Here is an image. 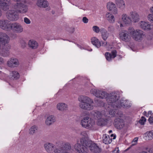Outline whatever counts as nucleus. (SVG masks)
<instances>
[{
    "mask_svg": "<svg viewBox=\"0 0 153 153\" xmlns=\"http://www.w3.org/2000/svg\"><path fill=\"white\" fill-rule=\"evenodd\" d=\"M120 40L125 42H129L131 40V37L136 41H140L142 40L144 35L143 31L140 30L135 29L129 27L128 30H123L119 33Z\"/></svg>",
    "mask_w": 153,
    "mask_h": 153,
    "instance_id": "f257e3e1",
    "label": "nucleus"
},
{
    "mask_svg": "<svg viewBox=\"0 0 153 153\" xmlns=\"http://www.w3.org/2000/svg\"><path fill=\"white\" fill-rule=\"evenodd\" d=\"M14 10H9L6 13L7 19L13 21L18 19L19 17V13H25L28 10L27 6L21 3H17L14 6Z\"/></svg>",
    "mask_w": 153,
    "mask_h": 153,
    "instance_id": "f03ea898",
    "label": "nucleus"
},
{
    "mask_svg": "<svg viewBox=\"0 0 153 153\" xmlns=\"http://www.w3.org/2000/svg\"><path fill=\"white\" fill-rule=\"evenodd\" d=\"M115 95L110 94L106 98V101L107 102V104L104 105V106L105 108L106 111H109V115L108 116L107 113H106L105 111H103V113L105 114L106 117L108 118V117H111L115 115V109L117 108H118L116 100H117L115 97Z\"/></svg>",
    "mask_w": 153,
    "mask_h": 153,
    "instance_id": "7ed1b4c3",
    "label": "nucleus"
},
{
    "mask_svg": "<svg viewBox=\"0 0 153 153\" xmlns=\"http://www.w3.org/2000/svg\"><path fill=\"white\" fill-rule=\"evenodd\" d=\"M82 138L78 140L77 143L74 146L75 149L79 153H87L88 150L85 145L89 140H88V134L87 132L83 131L81 133Z\"/></svg>",
    "mask_w": 153,
    "mask_h": 153,
    "instance_id": "20e7f679",
    "label": "nucleus"
},
{
    "mask_svg": "<svg viewBox=\"0 0 153 153\" xmlns=\"http://www.w3.org/2000/svg\"><path fill=\"white\" fill-rule=\"evenodd\" d=\"M10 40L9 36L5 33H0V51L2 52V56L6 57L8 55V51L10 48L8 44Z\"/></svg>",
    "mask_w": 153,
    "mask_h": 153,
    "instance_id": "39448f33",
    "label": "nucleus"
},
{
    "mask_svg": "<svg viewBox=\"0 0 153 153\" xmlns=\"http://www.w3.org/2000/svg\"><path fill=\"white\" fill-rule=\"evenodd\" d=\"M79 102V105L81 108L87 110H90L93 108V100L87 96L81 95L78 98Z\"/></svg>",
    "mask_w": 153,
    "mask_h": 153,
    "instance_id": "423d86ee",
    "label": "nucleus"
},
{
    "mask_svg": "<svg viewBox=\"0 0 153 153\" xmlns=\"http://www.w3.org/2000/svg\"><path fill=\"white\" fill-rule=\"evenodd\" d=\"M91 114L95 119H97V123L99 126H103L108 121V118L106 117L105 114L103 113V111L100 112L96 111H93Z\"/></svg>",
    "mask_w": 153,
    "mask_h": 153,
    "instance_id": "0eeeda50",
    "label": "nucleus"
},
{
    "mask_svg": "<svg viewBox=\"0 0 153 153\" xmlns=\"http://www.w3.org/2000/svg\"><path fill=\"white\" fill-rule=\"evenodd\" d=\"M122 21H119L116 25V27L118 29L124 27L125 25H127L131 23V19L127 15L123 14L121 16Z\"/></svg>",
    "mask_w": 153,
    "mask_h": 153,
    "instance_id": "6e6552de",
    "label": "nucleus"
},
{
    "mask_svg": "<svg viewBox=\"0 0 153 153\" xmlns=\"http://www.w3.org/2000/svg\"><path fill=\"white\" fill-rule=\"evenodd\" d=\"M81 124L82 126L85 128L90 129H92L95 123L94 120L88 117L84 118L81 121Z\"/></svg>",
    "mask_w": 153,
    "mask_h": 153,
    "instance_id": "1a4fd4ad",
    "label": "nucleus"
},
{
    "mask_svg": "<svg viewBox=\"0 0 153 153\" xmlns=\"http://www.w3.org/2000/svg\"><path fill=\"white\" fill-rule=\"evenodd\" d=\"M117 118L115 120L114 125L115 127L118 129H121L124 126V120L123 119V115L121 112H119L117 114Z\"/></svg>",
    "mask_w": 153,
    "mask_h": 153,
    "instance_id": "9d476101",
    "label": "nucleus"
},
{
    "mask_svg": "<svg viewBox=\"0 0 153 153\" xmlns=\"http://www.w3.org/2000/svg\"><path fill=\"white\" fill-rule=\"evenodd\" d=\"M85 146L86 148L87 149V147L89 148L91 152H93L98 153L100 151V148L95 143L91 140L88 141L87 143L85 145Z\"/></svg>",
    "mask_w": 153,
    "mask_h": 153,
    "instance_id": "9b49d317",
    "label": "nucleus"
},
{
    "mask_svg": "<svg viewBox=\"0 0 153 153\" xmlns=\"http://www.w3.org/2000/svg\"><path fill=\"white\" fill-rule=\"evenodd\" d=\"M111 94L115 95L116 98V99L117 98V100H116V101L118 105V106H117V107L119 108L123 107V108H126L129 107L131 105V103L128 100H118V97L117 96V94L115 93H112Z\"/></svg>",
    "mask_w": 153,
    "mask_h": 153,
    "instance_id": "f8f14e48",
    "label": "nucleus"
},
{
    "mask_svg": "<svg viewBox=\"0 0 153 153\" xmlns=\"http://www.w3.org/2000/svg\"><path fill=\"white\" fill-rule=\"evenodd\" d=\"M91 92L95 95L97 98L103 99L107 96V94L105 91L96 89H92L91 91Z\"/></svg>",
    "mask_w": 153,
    "mask_h": 153,
    "instance_id": "ddd939ff",
    "label": "nucleus"
},
{
    "mask_svg": "<svg viewBox=\"0 0 153 153\" xmlns=\"http://www.w3.org/2000/svg\"><path fill=\"white\" fill-rule=\"evenodd\" d=\"M10 29L14 32L19 33L23 31V28L20 24L15 22L11 24Z\"/></svg>",
    "mask_w": 153,
    "mask_h": 153,
    "instance_id": "4468645a",
    "label": "nucleus"
},
{
    "mask_svg": "<svg viewBox=\"0 0 153 153\" xmlns=\"http://www.w3.org/2000/svg\"><path fill=\"white\" fill-rule=\"evenodd\" d=\"M7 20H0V27L2 29L8 30L10 29V25Z\"/></svg>",
    "mask_w": 153,
    "mask_h": 153,
    "instance_id": "2eb2a0df",
    "label": "nucleus"
},
{
    "mask_svg": "<svg viewBox=\"0 0 153 153\" xmlns=\"http://www.w3.org/2000/svg\"><path fill=\"white\" fill-rule=\"evenodd\" d=\"M7 64L9 67L14 68L19 65V62L16 58H11L8 61Z\"/></svg>",
    "mask_w": 153,
    "mask_h": 153,
    "instance_id": "dca6fc26",
    "label": "nucleus"
},
{
    "mask_svg": "<svg viewBox=\"0 0 153 153\" xmlns=\"http://www.w3.org/2000/svg\"><path fill=\"white\" fill-rule=\"evenodd\" d=\"M10 0H0V7L4 11L8 9Z\"/></svg>",
    "mask_w": 153,
    "mask_h": 153,
    "instance_id": "f3484780",
    "label": "nucleus"
},
{
    "mask_svg": "<svg viewBox=\"0 0 153 153\" xmlns=\"http://www.w3.org/2000/svg\"><path fill=\"white\" fill-rule=\"evenodd\" d=\"M139 26L142 29L146 30H150L152 28V26L148 22L143 21L140 22Z\"/></svg>",
    "mask_w": 153,
    "mask_h": 153,
    "instance_id": "a211bd4d",
    "label": "nucleus"
},
{
    "mask_svg": "<svg viewBox=\"0 0 153 153\" xmlns=\"http://www.w3.org/2000/svg\"><path fill=\"white\" fill-rule=\"evenodd\" d=\"M130 18L132 22H138L140 19L139 16L137 12L134 11L130 13Z\"/></svg>",
    "mask_w": 153,
    "mask_h": 153,
    "instance_id": "6ab92c4d",
    "label": "nucleus"
},
{
    "mask_svg": "<svg viewBox=\"0 0 153 153\" xmlns=\"http://www.w3.org/2000/svg\"><path fill=\"white\" fill-rule=\"evenodd\" d=\"M91 43L97 48H100L101 46V42L95 37H92L91 39Z\"/></svg>",
    "mask_w": 153,
    "mask_h": 153,
    "instance_id": "aec40b11",
    "label": "nucleus"
},
{
    "mask_svg": "<svg viewBox=\"0 0 153 153\" xmlns=\"http://www.w3.org/2000/svg\"><path fill=\"white\" fill-rule=\"evenodd\" d=\"M117 55V52L116 51H112L110 53L108 52H107L105 54V56L107 60L108 61L111 60L112 59L114 58Z\"/></svg>",
    "mask_w": 153,
    "mask_h": 153,
    "instance_id": "412c9836",
    "label": "nucleus"
},
{
    "mask_svg": "<svg viewBox=\"0 0 153 153\" xmlns=\"http://www.w3.org/2000/svg\"><path fill=\"white\" fill-rule=\"evenodd\" d=\"M107 8L112 12L113 13L116 14L117 13V9L116 7L115 4L113 2H109L107 4Z\"/></svg>",
    "mask_w": 153,
    "mask_h": 153,
    "instance_id": "4be33fe9",
    "label": "nucleus"
},
{
    "mask_svg": "<svg viewBox=\"0 0 153 153\" xmlns=\"http://www.w3.org/2000/svg\"><path fill=\"white\" fill-rule=\"evenodd\" d=\"M56 107L58 110L61 111H64L67 110L68 105L65 103L60 102L57 104Z\"/></svg>",
    "mask_w": 153,
    "mask_h": 153,
    "instance_id": "5701e85b",
    "label": "nucleus"
},
{
    "mask_svg": "<svg viewBox=\"0 0 153 153\" xmlns=\"http://www.w3.org/2000/svg\"><path fill=\"white\" fill-rule=\"evenodd\" d=\"M28 45L29 47L33 49L36 48L38 46V43L33 40H30L28 42Z\"/></svg>",
    "mask_w": 153,
    "mask_h": 153,
    "instance_id": "b1692460",
    "label": "nucleus"
},
{
    "mask_svg": "<svg viewBox=\"0 0 153 153\" xmlns=\"http://www.w3.org/2000/svg\"><path fill=\"white\" fill-rule=\"evenodd\" d=\"M101 33L102 37L103 40L105 41L106 40L109 35V33L104 28H101Z\"/></svg>",
    "mask_w": 153,
    "mask_h": 153,
    "instance_id": "393cba45",
    "label": "nucleus"
},
{
    "mask_svg": "<svg viewBox=\"0 0 153 153\" xmlns=\"http://www.w3.org/2000/svg\"><path fill=\"white\" fill-rule=\"evenodd\" d=\"M144 138L146 140H151L153 139V131H148L144 134Z\"/></svg>",
    "mask_w": 153,
    "mask_h": 153,
    "instance_id": "a878e982",
    "label": "nucleus"
},
{
    "mask_svg": "<svg viewBox=\"0 0 153 153\" xmlns=\"http://www.w3.org/2000/svg\"><path fill=\"white\" fill-rule=\"evenodd\" d=\"M10 78L13 79H18L20 77V75L18 72L15 71H12L10 73Z\"/></svg>",
    "mask_w": 153,
    "mask_h": 153,
    "instance_id": "bb28decb",
    "label": "nucleus"
},
{
    "mask_svg": "<svg viewBox=\"0 0 153 153\" xmlns=\"http://www.w3.org/2000/svg\"><path fill=\"white\" fill-rule=\"evenodd\" d=\"M106 17L107 20L111 23H114L115 21V19L114 16L112 14L108 13L106 15Z\"/></svg>",
    "mask_w": 153,
    "mask_h": 153,
    "instance_id": "cd10ccee",
    "label": "nucleus"
},
{
    "mask_svg": "<svg viewBox=\"0 0 153 153\" xmlns=\"http://www.w3.org/2000/svg\"><path fill=\"white\" fill-rule=\"evenodd\" d=\"M112 138H111L109 136L104 135L103 137V142L105 144L111 143L112 141Z\"/></svg>",
    "mask_w": 153,
    "mask_h": 153,
    "instance_id": "c85d7f7f",
    "label": "nucleus"
},
{
    "mask_svg": "<svg viewBox=\"0 0 153 153\" xmlns=\"http://www.w3.org/2000/svg\"><path fill=\"white\" fill-rule=\"evenodd\" d=\"M116 4L120 8H123L125 7V4L123 0H115Z\"/></svg>",
    "mask_w": 153,
    "mask_h": 153,
    "instance_id": "c756f323",
    "label": "nucleus"
},
{
    "mask_svg": "<svg viewBox=\"0 0 153 153\" xmlns=\"http://www.w3.org/2000/svg\"><path fill=\"white\" fill-rule=\"evenodd\" d=\"M116 4L120 8H123L125 7V4L123 0H115Z\"/></svg>",
    "mask_w": 153,
    "mask_h": 153,
    "instance_id": "7c9ffc66",
    "label": "nucleus"
},
{
    "mask_svg": "<svg viewBox=\"0 0 153 153\" xmlns=\"http://www.w3.org/2000/svg\"><path fill=\"white\" fill-rule=\"evenodd\" d=\"M102 45L105 47L107 50L109 51L113 48V46L111 45L109 43L107 42H102Z\"/></svg>",
    "mask_w": 153,
    "mask_h": 153,
    "instance_id": "2f4dec72",
    "label": "nucleus"
},
{
    "mask_svg": "<svg viewBox=\"0 0 153 153\" xmlns=\"http://www.w3.org/2000/svg\"><path fill=\"white\" fill-rule=\"evenodd\" d=\"M55 121V117L54 116L51 115L48 116V125L52 124Z\"/></svg>",
    "mask_w": 153,
    "mask_h": 153,
    "instance_id": "473e14b6",
    "label": "nucleus"
},
{
    "mask_svg": "<svg viewBox=\"0 0 153 153\" xmlns=\"http://www.w3.org/2000/svg\"><path fill=\"white\" fill-rule=\"evenodd\" d=\"M37 127L36 126H32L29 130V133L30 134H33L37 130Z\"/></svg>",
    "mask_w": 153,
    "mask_h": 153,
    "instance_id": "72a5a7b5",
    "label": "nucleus"
},
{
    "mask_svg": "<svg viewBox=\"0 0 153 153\" xmlns=\"http://www.w3.org/2000/svg\"><path fill=\"white\" fill-rule=\"evenodd\" d=\"M101 28H100L99 27L97 26H94L92 27L93 30L96 33H98L100 32H101Z\"/></svg>",
    "mask_w": 153,
    "mask_h": 153,
    "instance_id": "f704fd0d",
    "label": "nucleus"
},
{
    "mask_svg": "<svg viewBox=\"0 0 153 153\" xmlns=\"http://www.w3.org/2000/svg\"><path fill=\"white\" fill-rule=\"evenodd\" d=\"M43 3V0H39L37 1V6L40 7H44L45 5L42 4Z\"/></svg>",
    "mask_w": 153,
    "mask_h": 153,
    "instance_id": "c9c22d12",
    "label": "nucleus"
},
{
    "mask_svg": "<svg viewBox=\"0 0 153 153\" xmlns=\"http://www.w3.org/2000/svg\"><path fill=\"white\" fill-rule=\"evenodd\" d=\"M146 119L143 117H141L139 122L141 125H144L146 121Z\"/></svg>",
    "mask_w": 153,
    "mask_h": 153,
    "instance_id": "e433bc0d",
    "label": "nucleus"
},
{
    "mask_svg": "<svg viewBox=\"0 0 153 153\" xmlns=\"http://www.w3.org/2000/svg\"><path fill=\"white\" fill-rule=\"evenodd\" d=\"M144 114L147 117H149L150 116H153V115H152V113L151 111H148V113L146 112V111H145L143 112Z\"/></svg>",
    "mask_w": 153,
    "mask_h": 153,
    "instance_id": "4c0bfd02",
    "label": "nucleus"
},
{
    "mask_svg": "<svg viewBox=\"0 0 153 153\" xmlns=\"http://www.w3.org/2000/svg\"><path fill=\"white\" fill-rule=\"evenodd\" d=\"M148 19L151 22L153 23V14H149L148 16Z\"/></svg>",
    "mask_w": 153,
    "mask_h": 153,
    "instance_id": "58836bf2",
    "label": "nucleus"
},
{
    "mask_svg": "<svg viewBox=\"0 0 153 153\" xmlns=\"http://www.w3.org/2000/svg\"><path fill=\"white\" fill-rule=\"evenodd\" d=\"M77 46L79 48L81 49H84L86 50L89 51H92V49L91 48H89V49H87L85 48H84L83 47L81 46V45H78V44L77 45Z\"/></svg>",
    "mask_w": 153,
    "mask_h": 153,
    "instance_id": "ea45409f",
    "label": "nucleus"
},
{
    "mask_svg": "<svg viewBox=\"0 0 153 153\" xmlns=\"http://www.w3.org/2000/svg\"><path fill=\"white\" fill-rule=\"evenodd\" d=\"M24 21L26 24H28L30 23L31 22L30 19L27 17H25Z\"/></svg>",
    "mask_w": 153,
    "mask_h": 153,
    "instance_id": "a19ab883",
    "label": "nucleus"
},
{
    "mask_svg": "<svg viewBox=\"0 0 153 153\" xmlns=\"http://www.w3.org/2000/svg\"><path fill=\"white\" fill-rule=\"evenodd\" d=\"M138 140L137 138H135L132 142V146H134L137 144Z\"/></svg>",
    "mask_w": 153,
    "mask_h": 153,
    "instance_id": "79ce46f5",
    "label": "nucleus"
},
{
    "mask_svg": "<svg viewBox=\"0 0 153 153\" xmlns=\"http://www.w3.org/2000/svg\"><path fill=\"white\" fill-rule=\"evenodd\" d=\"M21 44L22 47L23 48H25L27 45L26 43L23 40H22L21 41Z\"/></svg>",
    "mask_w": 153,
    "mask_h": 153,
    "instance_id": "37998d69",
    "label": "nucleus"
},
{
    "mask_svg": "<svg viewBox=\"0 0 153 153\" xmlns=\"http://www.w3.org/2000/svg\"><path fill=\"white\" fill-rule=\"evenodd\" d=\"M82 22L85 23H87L88 22V19L85 17H83L82 19Z\"/></svg>",
    "mask_w": 153,
    "mask_h": 153,
    "instance_id": "c03bdc74",
    "label": "nucleus"
},
{
    "mask_svg": "<svg viewBox=\"0 0 153 153\" xmlns=\"http://www.w3.org/2000/svg\"><path fill=\"white\" fill-rule=\"evenodd\" d=\"M149 121L151 124H153V116L149 117Z\"/></svg>",
    "mask_w": 153,
    "mask_h": 153,
    "instance_id": "a18cd8bd",
    "label": "nucleus"
},
{
    "mask_svg": "<svg viewBox=\"0 0 153 153\" xmlns=\"http://www.w3.org/2000/svg\"><path fill=\"white\" fill-rule=\"evenodd\" d=\"M119 151L118 148L117 147L115 148L114 149L113 151V153H118Z\"/></svg>",
    "mask_w": 153,
    "mask_h": 153,
    "instance_id": "49530a36",
    "label": "nucleus"
},
{
    "mask_svg": "<svg viewBox=\"0 0 153 153\" xmlns=\"http://www.w3.org/2000/svg\"><path fill=\"white\" fill-rule=\"evenodd\" d=\"M43 3H42V4L43 5H45V6L44 7H42L45 8L46 7H47V1H45V0H43Z\"/></svg>",
    "mask_w": 153,
    "mask_h": 153,
    "instance_id": "de8ad7c7",
    "label": "nucleus"
},
{
    "mask_svg": "<svg viewBox=\"0 0 153 153\" xmlns=\"http://www.w3.org/2000/svg\"><path fill=\"white\" fill-rule=\"evenodd\" d=\"M4 60L3 58L0 57V64L4 62Z\"/></svg>",
    "mask_w": 153,
    "mask_h": 153,
    "instance_id": "09e8293b",
    "label": "nucleus"
},
{
    "mask_svg": "<svg viewBox=\"0 0 153 153\" xmlns=\"http://www.w3.org/2000/svg\"><path fill=\"white\" fill-rule=\"evenodd\" d=\"M110 137L112 138H112L113 139H115L116 137V136L115 135H114V134H111V135Z\"/></svg>",
    "mask_w": 153,
    "mask_h": 153,
    "instance_id": "8fccbe9b",
    "label": "nucleus"
},
{
    "mask_svg": "<svg viewBox=\"0 0 153 153\" xmlns=\"http://www.w3.org/2000/svg\"><path fill=\"white\" fill-rule=\"evenodd\" d=\"M45 118H46L45 123L47 125H48V123H47L48 122V116L47 115H46L45 116Z\"/></svg>",
    "mask_w": 153,
    "mask_h": 153,
    "instance_id": "3c124183",
    "label": "nucleus"
},
{
    "mask_svg": "<svg viewBox=\"0 0 153 153\" xmlns=\"http://www.w3.org/2000/svg\"><path fill=\"white\" fill-rule=\"evenodd\" d=\"M48 144L47 143H46L44 145V147L45 150L47 151L48 150V148L47 147Z\"/></svg>",
    "mask_w": 153,
    "mask_h": 153,
    "instance_id": "603ef678",
    "label": "nucleus"
},
{
    "mask_svg": "<svg viewBox=\"0 0 153 153\" xmlns=\"http://www.w3.org/2000/svg\"><path fill=\"white\" fill-rule=\"evenodd\" d=\"M150 12L153 14V6L150 8Z\"/></svg>",
    "mask_w": 153,
    "mask_h": 153,
    "instance_id": "864d4df0",
    "label": "nucleus"
},
{
    "mask_svg": "<svg viewBox=\"0 0 153 153\" xmlns=\"http://www.w3.org/2000/svg\"><path fill=\"white\" fill-rule=\"evenodd\" d=\"M95 101L97 103H98L99 104H101V103H100L101 102L100 101V102H99L98 101H97V99H95Z\"/></svg>",
    "mask_w": 153,
    "mask_h": 153,
    "instance_id": "5fc2aeb1",
    "label": "nucleus"
},
{
    "mask_svg": "<svg viewBox=\"0 0 153 153\" xmlns=\"http://www.w3.org/2000/svg\"><path fill=\"white\" fill-rule=\"evenodd\" d=\"M147 153L146 152H145V151H142L141 152H140V153Z\"/></svg>",
    "mask_w": 153,
    "mask_h": 153,
    "instance_id": "6e6d98bb",
    "label": "nucleus"
},
{
    "mask_svg": "<svg viewBox=\"0 0 153 153\" xmlns=\"http://www.w3.org/2000/svg\"><path fill=\"white\" fill-rule=\"evenodd\" d=\"M1 15H2L1 11V10H0V16H1Z\"/></svg>",
    "mask_w": 153,
    "mask_h": 153,
    "instance_id": "4d7b16f0",
    "label": "nucleus"
},
{
    "mask_svg": "<svg viewBox=\"0 0 153 153\" xmlns=\"http://www.w3.org/2000/svg\"><path fill=\"white\" fill-rule=\"evenodd\" d=\"M17 2H19L21 1L22 0H15Z\"/></svg>",
    "mask_w": 153,
    "mask_h": 153,
    "instance_id": "13d9d810",
    "label": "nucleus"
},
{
    "mask_svg": "<svg viewBox=\"0 0 153 153\" xmlns=\"http://www.w3.org/2000/svg\"><path fill=\"white\" fill-rule=\"evenodd\" d=\"M108 132H109V133H111L112 132V131L111 130H110Z\"/></svg>",
    "mask_w": 153,
    "mask_h": 153,
    "instance_id": "bf43d9fd",
    "label": "nucleus"
},
{
    "mask_svg": "<svg viewBox=\"0 0 153 153\" xmlns=\"http://www.w3.org/2000/svg\"><path fill=\"white\" fill-rule=\"evenodd\" d=\"M0 72H1V71H0Z\"/></svg>",
    "mask_w": 153,
    "mask_h": 153,
    "instance_id": "052dcab7",
    "label": "nucleus"
}]
</instances>
